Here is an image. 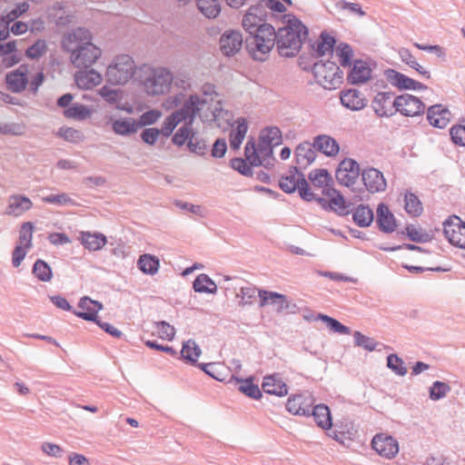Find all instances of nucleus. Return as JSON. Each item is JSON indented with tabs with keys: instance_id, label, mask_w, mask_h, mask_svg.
I'll use <instances>...</instances> for the list:
<instances>
[{
	"instance_id": "nucleus-1",
	"label": "nucleus",
	"mask_w": 465,
	"mask_h": 465,
	"mask_svg": "<svg viewBox=\"0 0 465 465\" xmlns=\"http://www.w3.org/2000/svg\"><path fill=\"white\" fill-rule=\"evenodd\" d=\"M91 39L90 32L79 27L63 40V48L71 53V62L75 67L87 69L101 56L100 48Z\"/></svg>"
},
{
	"instance_id": "nucleus-2",
	"label": "nucleus",
	"mask_w": 465,
	"mask_h": 465,
	"mask_svg": "<svg viewBox=\"0 0 465 465\" xmlns=\"http://www.w3.org/2000/svg\"><path fill=\"white\" fill-rule=\"evenodd\" d=\"M283 27L278 28L277 50L281 56L293 57L300 52L308 37L307 26L293 14L282 15Z\"/></svg>"
},
{
	"instance_id": "nucleus-3",
	"label": "nucleus",
	"mask_w": 465,
	"mask_h": 465,
	"mask_svg": "<svg viewBox=\"0 0 465 465\" xmlns=\"http://www.w3.org/2000/svg\"><path fill=\"white\" fill-rule=\"evenodd\" d=\"M277 45V33L275 28L268 23L256 27L254 32L249 34L244 39V46L248 54L256 61L263 62L274 45Z\"/></svg>"
},
{
	"instance_id": "nucleus-4",
	"label": "nucleus",
	"mask_w": 465,
	"mask_h": 465,
	"mask_svg": "<svg viewBox=\"0 0 465 465\" xmlns=\"http://www.w3.org/2000/svg\"><path fill=\"white\" fill-rule=\"evenodd\" d=\"M139 79L144 92L150 96H156L169 92L173 77L164 67H143Z\"/></svg>"
},
{
	"instance_id": "nucleus-5",
	"label": "nucleus",
	"mask_w": 465,
	"mask_h": 465,
	"mask_svg": "<svg viewBox=\"0 0 465 465\" xmlns=\"http://www.w3.org/2000/svg\"><path fill=\"white\" fill-rule=\"evenodd\" d=\"M279 187L286 193L298 191L300 197L306 202H312L314 198L304 173L297 166H291L288 174L281 176Z\"/></svg>"
},
{
	"instance_id": "nucleus-6",
	"label": "nucleus",
	"mask_w": 465,
	"mask_h": 465,
	"mask_svg": "<svg viewBox=\"0 0 465 465\" xmlns=\"http://www.w3.org/2000/svg\"><path fill=\"white\" fill-rule=\"evenodd\" d=\"M312 71L316 82L324 89H335L342 83V71L331 60L314 63Z\"/></svg>"
},
{
	"instance_id": "nucleus-7",
	"label": "nucleus",
	"mask_w": 465,
	"mask_h": 465,
	"mask_svg": "<svg viewBox=\"0 0 465 465\" xmlns=\"http://www.w3.org/2000/svg\"><path fill=\"white\" fill-rule=\"evenodd\" d=\"M134 74V62L129 54L117 55L107 67L106 78L111 84H124Z\"/></svg>"
},
{
	"instance_id": "nucleus-8",
	"label": "nucleus",
	"mask_w": 465,
	"mask_h": 465,
	"mask_svg": "<svg viewBox=\"0 0 465 465\" xmlns=\"http://www.w3.org/2000/svg\"><path fill=\"white\" fill-rule=\"evenodd\" d=\"M443 232L449 242L465 249V222L453 215L443 223Z\"/></svg>"
},
{
	"instance_id": "nucleus-9",
	"label": "nucleus",
	"mask_w": 465,
	"mask_h": 465,
	"mask_svg": "<svg viewBox=\"0 0 465 465\" xmlns=\"http://www.w3.org/2000/svg\"><path fill=\"white\" fill-rule=\"evenodd\" d=\"M378 117H391L397 113V96L392 92H379L371 101Z\"/></svg>"
},
{
	"instance_id": "nucleus-10",
	"label": "nucleus",
	"mask_w": 465,
	"mask_h": 465,
	"mask_svg": "<svg viewBox=\"0 0 465 465\" xmlns=\"http://www.w3.org/2000/svg\"><path fill=\"white\" fill-rule=\"evenodd\" d=\"M243 43L242 35L239 30L227 29L220 36V51L224 56H233L240 52Z\"/></svg>"
},
{
	"instance_id": "nucleus-11",
	"label": "nucleus",
	"mask_w": 465,
	"mask_h": 465,
	"mask_svg": "<svg viewBox=\"0 0 465 465\" xmlns=\"http://www.w3.org/2000/svg\"><path fill=\"white\" fill-rule=\"evenodd\" d=\"M361 173L360 165L351 158L343 159L335 173L338 183L344 186L353 185Z\"/></svg>"
},
{
	"instance_id": "nucleus-12",
	"label": "nucleus",
	"mask_w": 465,
	"mask_h": 465,
	"mask_svg": "<svg viewBox=\"0 0 465 465\" xmlns=\"http://www.w3.org/2000/svg\"><path fill=\"white\" fill-rule=\"evenodd\" d=\"M425 112L423 102L409 94L397 96V113L408 117L420 116Z\"/></svg>"
},
{
	"instance_id": "nucleus-13",
	"label": "nucleus",
	"mask_w": 465,
	"mask_h": 465,
	"mask_svg": "<svg viewBox=\"0 0 465 465\" xmlns=\"http://www.w3.org/2000/svg\"><path fill=\"white\" fill-rule=\"evenodd\" d=\"M372 449L381 457L393 458L399 452L398 441L390 435L377 434L371 440Z\"/></svg>"
},
{
	"instance_id": "nucleus-14",
	"label": "nucleus",
	"mask_w": 465,
	"mask_h": 465,
	"mask_svg": "<svg viewBox=\"0 0 465 465\" xmlns=\"http://www.w3.org/2000/svg\"><path fill=\"white\" fill-rule=\"evenodd\" d=\"M385 75L389 83L399 90H426L428 88L424 84L394 69L386 70Z\"/></svg>"
},
{
	"instance_id": "nucleus-15",
	"label": "nucleus",
	"mask_w": 465,
	"mask_h": 465,
	"mask_svg": "<svg viewBox=\"0 0 465 465\" xmlns=\"http://www.w3.org/2000/svg\"><path fill=\"white\" fill-rule=\"evenodd\" d=\"M79 311H73L77 317L94 322H98V312L103 309V304L88 296L82 297L78 302Z\"/></svg>"
},
{
	"instance_id": "nucleus-16",
	"label": "nucleus",
	"mask_w": 465,
	"mask_h": 465,
	"mask_svg": "<svg viewBox=\"0 0 465 465\" xmlns=\"http://www.w3.org/2000/svg\"><path fill=\"white\" fill-rule=\"evenodd\" d=\"M204 104H207L206 99H200L197 94H191L189 98L185 100L182 107L173 113L178 118H181V122L189 120L187 124L191 125L196 114L201 110L200 105Z\"/></svg>"
},
{
	"instance_id": "nucleus-17",
	"label": "nucleus",
	"mask_w": 465,
	"mask_h": 465,
	"mask_svg": "<svg viewBox=\"0 0 465 465\" xmlns=\"http://www.w3.org/2000/svg\"><path fill=\"white\" fill-rule=\"evenodd\" d=\"M361 179L371 193L383 192L386 189L387 183L383 173L376 168L364 169L361 173Z\"/></svg>"
},
{
	"instance_id": "nucleus-18",
	"label": "nucleus",
	"mask_w": 465,
	"mask_h": 465,
	"mask_svg": "<svg viewBox=\"0 0 465 465\" xmlns=\"http://www.w3.org/2000/svg\"><path fill=\"white\" fill-rule=\"evenodd\" d=\"M452 118L450 111L441 104L430 106L427 110V120L436 128H445Z\"/></svg>"
},
{
	"instance_id": "nucleus-19",
	"label": "nucleus",
	"mask_w": 465,
	"mask_h": 465,
	"mask_svg": "<svg viewBox=\"0 0 465 465\" xmlns=\"http://www.w3.org/2000/svg\"><path fill=\"white\" fill-rule=\"evenodd\" d=\"M352 67L347 75V81L351 84H364L371 77V69L368 63L358 59L352 63Z\"/></svg>"
},
{
	"instance_id": "nucleus-20",
	"label": "nucleus",
	"mask_w": 465,
	"mask_h": 465,
	"mask_svg": "<svg viewBox=\"0 0 465 465\" xmlns=\"http://www.w3.org/2000/svg\"><path fill=\"white\" fill-rule=\"evenodd\" d=\"M5 83L13 93L24 91L28 83L26 65L22 64L18 69L8 73L5 76Z\"/></svg>"
},
{
	"instance_id": "nucleus-21",
	"label": "nucleus",
	"mask_w": 465,
	"mask_h": 465,
	"mask_svg": "<svg viewBox=\"0 0 465 465\" xmlns=\"http://www.w3.org/2000/svg\"><path fill=\"white\" fill-rule=\"evenodd\" d=\"M376 213V223L381 232L391 233L395 231L396 219L385 203H381L378 205Z\"/></svg>"
},
{
	"instance_id": "nucleus-22",
	"label": "nucleus",
	"mask_w": 465,
	"mask_h": 465,
	"mask_svg": "<svg viewBox=\"0 0 465 465\" xmlns=\"http://www.w3.org/2000/svg\"><path fill=\"white\" fill-rule=\"evenodd\" d=\"M262 389L267 394L279 397H282L288 394V386L280 378L278 373L265 376L262 383Z\"/></svg>"
},
{
	"instance_id": "nucleus-23",
	"label": "nucleus",
	"mask_w": 465,
	"mask_h": 465,
	"mask_svg": "<svg viewBox=\"0 0 465 465\" xmlns=\"http://www.w3.org/2000/svg\"><path fill=\"white\" fill-rule=\"evenodd\" d=\"M313 147L326 156H335L339 153L340 145L337 141L327 135L320 134L313 139Z\"/></svg>"
},
{
	"instance_id": "nucleus-24",
	"label": "nucleus",
	"mask_w": 465,
	"mask_h": 465,
	"mask_svg": "<svg viewBox=\"0 0 465 465\" xmlns=\"http://www.w3.org/2000/svg\"><path fill=\"white\" fill-rule=\"evenodd\" d=\"M362 94L356 89H349L341 94V103L343 106L353 111H359L366 106Z\"/></svg>"
},
{
	"instance_id": "nucleus-25",
	"label": "nucleus",
	"mask_w": 465,
	"mask_h": 465,
	"mask_svg": "<svg viewBox=\"0 0 465 465\" xmlns=\"http://www.w3.org/2000/svg\"><path fill=\"white\" fill-rule=\"evenodd\" d=\"M77 86L81 89H91L102 82V75L94 69L88 71H78L74 74Z\"/></svg>"
},
{
	"instance_id": "nucleus-26",
	"label": "nucleus",
	"mask_w": 465,
	"mask_h": 465,
	"mask_svg": "<svg viewBox=\"0 0 465 465\" xmlns=\"http://www.w3.org/2000/svg\"><path fill=\"white\" fill-rule=\"evenodd\" d=\"M286 410L294 415L310 416L311 404L306 402V399L302 394L289 397L286 402Z\"/></svg>"
},
{
	"instance_id": "nucleus-27",
	"label": "nucleus",
	"mask_w": 465,
	"mask_h": 465,
	"mask_svg": "<svg viewBox=\"0 0 465 465\" xmlns=\"http://www.w3.org/2000/svg\"><path fill=\"white\" fill-rule=\"evenodd\" d=\"M295 158L297 164H303L304 167L312 163L316 158L313 143L309 142L300 143L295 149Z\"/></svg>"
},
{
	"instance_id": "nucleus-28",
	"label": "nucleus",
	"mask_w": 465,
	"mask_h": 465,
	"mask_svg": "<svg viewBox=\"0 0 465 465\" xmlns=\"http://www.w3.org/2000/svg\"><path fill=\"white\" fill-rule=\"evenodd\" d=\"M112 129L114 134L122 136H129L138 131L136 120L132 117H124L112 120Z\"/></svg>"
},
{
	"instance_id": "nucleus-29",
	"label": "nucleus",
	"mask_w": 465,
	"mask_h": 465,
	"mask_svg": "<svg viewBox=\"0 0 465 465\" xmlns=\"http://www.w3.org/2000/svg\"><path fill=\"white\" fill-rule=\"evenodd\" d=\"M353 222L361 228L369 227L374 219L373 211L367 204H360L351 212Z\"/></svg>"
},
{
	"instance_id": "nucleus-30",
	"label": "nucleus",
	"mask_w": 465,
	"mask_h": 465,
	"mask_svg": "<svg viewBox=\"0 0 465 465\" xmlns=\"http://www.w3.org/2000/svg\"><path fill=\"white\" fill-rule=\"evenodd\" d=\"M33 206L31 200L23 195H13L10 197L7 207V213L14 216H19L28 211Z\"/></svg>"
},
{
	"instance_id": "nucleus-31",
	"label": "nucleus",
	"mask_w": 465,
	"mask_h": 465,
	"mask_svg": "<svg viewBox=\"0 0 465 465\" xmlns=\"http://www.w3.org/2000/svg\"><path fill=\"white\" fill-rule=\"evenodd\" d=\"M397 235L401 238L406 236L410 241L419 243H425L430 242L432 239L431 234L421 229H418L414 224H408L404 231H398Z\"/></svg>"
},
{
	"instance_id": "nucleus-32",
	"label": "nucleus",
	"mask_w": 465,
	"mask_h": 465,
	"mask_svg": "<svg viewBox=\"0 0 465 465\" xmlns=\"http://www.w3.org/2000/svg\"><path fill=\"white\" fill-rule=\"evenodd\" d=\"M310 415H312L316 424L324 430L330 429L332 425L331 411L325 404L314 406Z\"/></svg>"
},
{
	"instance_id": "nucleus-33",
	"label": "nucleus",
	"mask_w": 465,
	"mask_h": 465,
	"mask_svg": "<svg viewBox=\"0 0 465 465\" xmlns=\"http://www.w3.org/2000/svg\"><path fill=\"white\" fill-rule=\"evenodd\" d=\"M237 126L230 133V145L232 149L238 150L244 140L248 131V123L246 118L239 117L236 120Z\"/></svg>"
},
{
	"instance_id": "nucleus-34",
	"label": "nucleus",
	"mask_w": 465,
	"mask_h": 465,
	"mask_svg": "<svg viewBox=\"0 0 465 465\" xmlns=\"http://www.w3.org/2000/svg\"><path fill=\"white\" fill-rule=\"evenodd\" d=\"M81 242L90 251H98L106 244L107 239L105 235L99 232L91 233L90 232H82Z\"/></svg>"
},
{
	"instance_id": "nucleus-35",
	"label": "nucleus",
	"mask_w": 465,
	"mask_h": 465,
	"mask_svg": "<svg viewBox=\"0 0 465 465\" xmlns=\"http://www.w3.org/2000/svg\"><path fill=\"white\" fill-rule=\"evenodd\" d=\"M336 42L337 41L334 36L323 31L321 33L317 43L313 44L312 47L313 48L318 56H322L326 53H333Z\"/></svg>"
},
{
	"instance_id": "nucleus-36",
	"label": "nucleus",
	"mask_w": 465,
	"mask_h": 465,
	"mask_svg": "<svg viewBox=\"0 0 465 465\" xmlns=\"http://www.w3.org/2000/svg\"><path fill=\"white\" fill-rule=\"evenodd\" d=\"M399 56L401 60L408 64L410 67L414 69L420 76H422L425 79L430 78V73L426 70L424 67H422L415 59L413 54L411 53V51L407 48H401L399 50Z\"/></svg>"
},
{
	"instance_id": "nucleus-37",
	"label": "nucleus",
	"mask_w": 465,
	"mask_h": 465,
	"mask_svg": "<svg viewBox=\"0 0 465 465\" xmlns=\"http://www.w3.org/2000/svg\"><path fill=\"white\" fill-rule=\"evenodd\" d=\"M194 292L200 293L215 294L217 292L216 283L204 273L199 274L193 282Z\"/></svg>"
},
{
	"instance_id": "nucleus-38",
	"label": "nucleus",
	"mask_w": 465,
	"mask_h": 465,
	"mask_svg": "<svg viewBox=\"0 0 465 465\" xmlns=\"http://www.w3.org/2000/svg\"><path fill=\"white\" fill-rule=\"evenodd\" d=\"M138 268L145 274L154 275L160 266L159 259L151 254H143L137 262Z\"/></svg>"
},
{
	"instance_id": "nucleus-39",
	"label": "nucleus",
	"mask_w": 465,
	"mask_h": 465,
	"mask_svg": "<svg viewBox=\"0 0 465 465\" xmlns=\"http://www.w3.org/2000/svg\"><path fill=\"white\" fill-rule=\"evenodd\" d=\"M240 385L238 390L248 396L251 399L259 400L262 397V392L261 391L259 386L253 383V378L250 377L247 379H236Z\"/></svg>"
},
{
	"instance_id": "nucleus-40",
	"label": "nucleus",
	"mask_w": 465,
	"mask_h": 465,
	"mask_svg": "<svg viewBox=\"0 0 465 465\" xmlns=\"http://www.w3.org/2000/svg\"><path fill=\"white\" fill-rule=\"evenodd\" d=\"M202 350L194 340H188L183 342L181 351V356L191 364H197V359L201 355Z\"/></svg>"
},
{
	"instance_id": "nucleus-41",
	"label": "nucleus",
	"mask_w": 465,
	"mask_h": 465,
	"mask_svg": "<svg viewBox=\"0 0 465 465\" xmlns=\"http://www.w3.org/2000/svg\"><path fill=\"white\" fill-rule=\"evenodd\" d=\"M220 0H196L199 11L207 18H215L221 13Z\"/></svg>"
},
{
	"instance_id": "nucleus-42",
	"label": "nucleus",
	"mask_w": 465,
	"mask_h": 465,
	"mask_svg": "<svg viewBox=\"0 0 465 465\" xmlns=\"http://www.w3.org/2000/svg\"><path fill=\"white\" fill-rule=\"evenodd\" d=\"M405 211L413 217H418L422 213L423 206L419 197L411 193L406 192L404 195Z\"/></svg>"
},
{
	"instance_id": "nucleus-43",
	"label": "nucleus",
	"mask_w": 465,
	"mask_h": 465,
	"mask_svg": "<svg viewBox=\"0 0 465 465\" xmlns=\"http://www.w3.org/2000/svg\"><path fill=\"white\" fill-rule=\"evenodd\" d=\"M258 290L259 289L251 283L241 287L239 292L236 294V297L241 299L238 302L239 306L244 307L246 305H252L256 301Z\"/></svg>"
},
{
	"instance_id": "nucleus-44",
	"label": "nucleus",
	"mask_w": 465,
	"mask_h": 465,
	"mask_svg": "<svg viewBox=\"0 0 465 465\" xmlns=\"http://www.w3.org/2000/svg\"><path fill=\"white\" fill-rule=\"evenodd\" d=\"M351 203H347L341 193H337V195L330 199L329 208L330 211L334 212L339 216H346L351 213Z\"/></svg>"
},
{
	"instance_id": "nucleus-45",
	"label": "nucleus",
	"mask_w": 465,
	"mask_h": 465,
	"mask_svg": "<svg viewBox=\"0 0 465 465\" xmlns=\"http://www.w3.org/2000/svg\"><path fill=\"white\" fill-rule=\"evenodd\" d=\"M336 55L339 59L340 64L342 67H351L352 64L353 49L352 47L344 42H341L336 46Z\"/></svg>"
},
{
	"instance_id": "nucleus-46",
	"label": "nucleus",
	"mask_w": 465,
	"mask_h": 465,
	"mask_svg": "<svg viewBox=\"0 0 465 465\" xmlns=\"http://www.w3.org/2000/svg\"><path fill=\"white\" fill-rule=\"evenodd\" d=\"M314 319H321L326 326L333 332L349 335L351 334V329L342 323H341L338 320L328 316L323 313H317Z\"/></svg>"
},
{
	"instance_id": "nucleus-47",
	"label": "nucleus",
	"mask_w": 465,
	"mask_h": 465,
	"mask_svg": "<svg viewBox=\"0 0 465 465\" xmlns=\"http://www.w3.org/2000/svg\"><path fill=\"white\" fill-rule=\"evenodd\" d=\"M33 274L42 282H50L53 272L50 265L44 260L38 259L33 265Z\"/></svg>"
},
{
	"instance_id": "nucleus-48",
	"label": "nucleus",
	"mask_w": 465,
	"mask_h": 465,
	"mask_svg": "<svg viewBox=\"0 0 465 465\" xmlns=\"http://www.w3.org/2000/svg\"><path fill=\"white\" fill-rule=\"evenodd\" d=\"M308 178L318 188L327 186L330 182H332V178L326 169H314L309 173Z\"/></svg>"
},
{
	"instance_id": "nucleus-49",
	"label": "nucleus",
	"mask_w": 465,
	"mask_h": 465,
	"mask_svg": "<svg viewBox=\"0 0 465 465\" xmlns=\"http://www.w3.org/2000/svg\"><path fill=\"white\" fill-rule=\"evenodd\" d=\"M90 110L82 104H73L64 111V115L66 118L84 120L90 115Z\"/></svg>"
},
{
	"instance_id": "nucleus-50",
	"label": "nucleus",
	"mask_w": 465,
	"mask_h": 465,
	"mask_svg": "<svg viewBox=\"0 0 465 465\" xmlns=\"http://www.w3.org/2000/svg\"><path fill=\"white\" fill-rule=\"evenodd\" d=\"M450 386L443 381H436L429 389V396L432 401L443 399L450 391Z\"/></svg>"
},
{
	"instance_id": "nucleus-51",
	"label": "nucleus",
	"mask_w": 465,
	"mask_h": 465,
	"mask_svg": "<svg viewBox=\"0 0 465 465\" xmlns=\"http://www.w3.org/2000/svg\"><path fill=\"white\" fill-rule=\"evenodd\" d=\"M353 337L355 346L361 347L368 351L376 350L378 342L373 338L368 337L358 331H354Z\"/></svg>"
},
{
	"instance_id": "nucleus-52",
	"label": "nucleus",
	"mask_w": 465,
	"mask_h": 465,
	"mask_svg": "<svg viewBox=\"0 0 465 465\" xmlns=\"http://www.w3.org/2000/svg\"><path fill=\"white\" fill-rule=\"evenodd\" d=\"M34 224L31 222L24 223L19 232V245H24L25 248L30 249L32 247Z\"/></svg>"
},
{
	"instance_id": "nucleus-53",
	"label": "nucleus",
	"mask_w": 465,
	"mask_h": 465,
	"mask_svg": "<svg viewBox=\"0 0 465 465\" xmlns=\"http://www.w3.org/2000/svg\"><path fill=\"white\" fill-rule=\"evenodd\" d=\"M387 367L400 376H404L407 373V368L404 366L402 359L394 353L387 356Z\"/></svg>"
},
{
	"instance_id": "nucleus-54",
	"label": "nucleus",
	"mask_w": 465,
	"mask_h": 465,
	"mask_svg": "<svg viewBox=\"0 0 465 465\" xmlns=\"http://www.w3.org/2000/svg\"><path fill=\"white\" fill-rule=\"evenodd\" d=\"M57 135L67 142L74 143H77L84 139L83 133L72 127H61L57 132Z\"/></svg>"
},
{
	"instance_id": "nucleus-55",
	"label": "nucleus",
	"mask_w": 465,
	"mask_h": 465,
	"mask_svg": "<svg viewBox=\"0 0 465 465\" xmlns=\"http://www.w3.org/2000/svg\"><path fill=\"white\" fill-rule=\"evenodd\" d=\"M187 146L192 153L198 155H205L207 152V145L203 138L196 135L195 133L190 137Z\"/></svg>"
},
{
	"instance_id": "nucleus-56",
	"label": "nucleus",
	"mask_w": 465,
	"mask_h": 465,
	"mask_svg": "<svg viewBox=\"0 0 465 465\" xmlns=\"http://www.w3.org/2000/svg\"><path fill=\"white\" fill-rule=\"evenodd\" d=\"M231 167L240 173L242 175L246 177H252L253 175L252 169L249 165L246 159L241 157L232 158L230 161Z\"/></svg>"
},
{
	"instance_id": "nucleus-57",
	"label": "nucleus",
	"mask_w": 465,
	"mask_h": 465,
	"mask_svg": "<svg viewBox=\"0 0 465 465\" xmlns=\"http://www.w3.org/2000/svg\"><path fill=\"white\" fill-rule=\"evenodd\" d=\"M29 9V5L26 2L17 4L16 6L8 12L6 15H2L1 20L5 25H10L16 18L21 16Z\"/></svg>"
},
{
	"instance_id": "nucleus-58",
	"label": "nucleus",
	"mask_w": 465,
	"mask_h": 465,
	"mask_svg": "<svg viewBox=\"0 0 465 465\" xmlns=\"http://www.w3.org/2000/svg\"><path fill=\"white\" fill-rule=\"evenodd\" d=\"M193 133L194 132L193 131L192 127L186 124L177 130V132L173 136L172 141L174 144L182 146L185 143L186 141H189Z\"/></svg>"
},
{
	"instance_id": "nucleus-59",
	"label": "nucleus",
	"mask_w": 465,
	"mask_h": 465,
	"mask_svg": "<svg viewBox=\"0 0 465 465\" xmlns=\"http://www.w3.org/2000/svg\"><path fill=\"white\" fill-rule=\"evenodd\" d=\"M450 135L455 145L465 147V124H454L450 129Z\"/></svg>"
},
{
	"instance_id": "nucleus-60",
	"label": "nucleus",
	"mask_w": 465,
	"mask_h": 465,
	"mask_svg": "<svg viewBox=\"0 0 465 465\" xmlns=\"http://www.w3.org/2000/svg\"><path fill=\"white\" fill-rule=\"evenodd\" d=\"M161 113L158 110L152 109L144 112L138 120H136L138 129L143 126L152 125L160 118Z\"/></svg>"
},
{
	"instance_id": "nucleus-61",
	"label": "nucleus",
	"mask_w": 465,
	"mask_h": 465,
	"mask_svg": "<svg viewBox=\"0 0 465 465\" xmlns=\"http://www.w3.org/2000/svg\"><path fill=\"white\" fill-rule=\"evenodd\" d=\"M179 123H181V118H178L174 113L171 114L163 121L160 134L165 137L170 136Z\"/></svg>"
},
{
	"instance_id": "nucleus-62",
	"label": "nucleus",
	"mask_w": 465,
	"mask_h": 465,
	"mask_svg": "<svg viewBox=\"0 0 465 465\" xmlns=\"http://www.w3.org/2000/svg\"><path fill=\"white\" fill-rule=\"evenodd\" d=\"M47 46L44 40H37L25 50V55L31 59L40 58L45 52Z\"/></svg>"
},
{
	"instance_id": "nucleus-63",
	"label": "nucleus",
	"mask_w": 465,
	"mask_h": 465,
	"mask_svg": "<svg viewBox=\"0 0 465 465\" xmlns=\"http://www.w3.org/2000/svg\"><path fill=\"white\" fill-rule=\"evenodd\" d=\"M42 201L45 203L56 204V205H68L74 204V200L71 199L66 193H59V194H49L44 196Z\"/></svg>"
},
{
	"instance_id": "nucleus-64",
	"label": "nucleus",
	"mask_w": 465,
	"mask_h": 465,
	"mask_svg": "<svg viewBox=\"0 0 465 465\" xmlns=\"http://www.w3.org/2000/svg\"><path fill=\"white\" fill-rule=\"evenodd\" d=\"M262 143L277 145L282 142V132L276 127L267 129V134L261 137Z\"/></svg>"
}]
</instances>
